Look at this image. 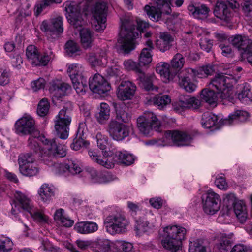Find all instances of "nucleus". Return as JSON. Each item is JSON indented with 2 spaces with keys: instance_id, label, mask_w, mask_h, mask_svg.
Returning a JSON list of instances; mask_svg holds the SVG:
<instances>
[{
  "instance_id": "f257e3e1",
  "label": "nucleus",
  "mask_w": 252,
  "mask_h": 252,
  "mask_svg": "<svg viewBox=\"0 0 252 252\" xmlns=\"http://www.w3.org/2000/svg\"><path fill=\"white\" fill-rule=\"evenodd\" d=\"M148 26V23L143 21L137 22L136 26L135 22L129 19H121L118 42L121 44V50L124 54H128L134 49L135 39L138 35L137 31L142 32Z\"/></svg>"
},
{
  "instance_id": "f03ea898",
  "label": "nucleus",
  "mask_w": 252,
  "mask_h": 252,
  "mask_svg": "<svg viewBox=\"0 0 252 252\" xmlns=\"http://www.w3.org/2000/svg\"><path fill=\"white\" fill-rule=\"evenodd\" d=\"M88 154L94 162L107 169L113 168L115 163L129 165L133 163L134 160L133 155L126 151H117L115 154L109 156L106 155L105 151L102 158L94 151H89Z\"/></svg>"
},
{
  "instance_id": "7ed1b4c3",
  "label": "nucleus",
  "mask_w": 252,
  "mask_h": 252,
  "mask_svg": "<svg viewBox=\"0 0 252 252\" xmlns=\"http://www.w3.org/2000/svg\"><path fill=\"white\" fill-rule=\"evenodd\" d=\"M232 78L222 73L217 74L208 84L210 89H212L221 100H227L234 103L235 98L230 88L232 86Z\"/></svg>"
},
{
  "instance_id": "20e7f679",
  "label": "nucleus",
  "mask_w": 252,
  "mask_h": 252,
  "mask_svg": "<svg viewBox=\"0 0 252 252\" xmlns=\"http://www.w3.org/2000/svg\"><path fill=\"white\" fill-rule=\"evenodd\" d=\"M185 60L180 53L176 54L170 62V65L167 63H160L156 66V72L159 74L165 83L173 80L177 72L184 66Z\"/></svg>"
},
{
  "instance_id": "39448f33",
  "label": "nucleus",
  "mask_w": 252,
  "mask_h": 252,
  "mask_svg": "<svg viewBox=\"0 0 252 252\" xmlns=\"http://www.w3.org/2000/svg\"><path fill=\"white\" fill-rule=\"evenodd\" d=\"M186 233V230L184 227L177 225L165 227L164 229L162 245L165 248L176 252L181 247L182 241L185 238Z\"/></svg>"
},
{
  "instance_id": "423d86ee",
  "label": "nucleus",
  "mask_w": 252,
  "mask_h": 252,
  "mask_svg": "<svg viewBox=\"0 0 252 252\" xmlns=\"http://www.w3.org/2000/svg\"><path fill=\"white\" fill-rule=\"evenodd\" d=\"M15 197L16 200L19 203L20 206L16 205V203L14 204V206L12 207L11 209V213L13 215L18 214L20 212L21 209H22L29 212L34 219L40 222H46L47 221L48 217L35 208L32 200L25 194L20 192H16Z\"/></svg>"
},
{
  "instance_id": "0eeeda50",
  "label": "nucleus",
  "mask_w": 252,
  "mask_h": 252,
  "mask_svg": "<svg viewBox=\"0 0 252 252\" xmlns=\"http://www.w3.org/2000/svg\"><path fill=\"white\" fill-rule=\"evenodd\" d=\"M137 126L141 133L149 136L153 130L160 131L161 123L153 113L147 112L137 118Z\"/></svg>"
},
{
  "instance_id": "6e6552de",
  "label": "nucleus",
  "mask_w": 252,
  "mask_h": 252,
  "mask_svg": "<svg viewBox=\"0 0 252 252\" xmlns=\"http://www.w3.org/2000/svg\"><path fill=\"white\" fill-rule=\"evenodd\" d=\"M107 231L112 235L126 232L129 221L124 215L113 214L107 216L104 220Z\"/></svg>"
},
{
  "instance_id": "1a4fd4ad",
  "label": "nucleus",
  "mask_w": 252,
  "mask_h": 252,
  "mask_svg": "<svg viewBox=\"0 0 252 252\" xmlns=\"http://www.w3.org/2000/svg\"><path fill=\"white\" fill-rule=\"evenodd\" d=\"M170 4L171 0H156L153 6L146 5L144 11L151 20L158 22L161 19L162 14L171 13Z\"/></svg>"
},
{
  "instance_id": "9d476101",
  "label": "nucleus",
  "mask_w": 252,
  "mask_h": 252,
  "mask_svg": "<svg viewBox=\"0 0 252 252\" xmlns=\"http://www.w3.org/2000/svg\"><path fill=\"white\" fill-rule=\"evenodd\" d=\"M107 4L105 2H98L93 7L92 10V27L95 31L102 32L106 27Z\"/></svg>"
},
{
  "instance_id": "9b49d317",
  "label": "nucleus",
  "mask_w": 252,
  "mask_h": 252,
  "mask_svg": "<svg viewBox=\"0 0 252 252\" xmlns=\"http://www.w3.org/2000/svg\"><path fill=\"white\" fill-rule=\"evenodd\" d=\"M40 29L48 38L57 39L63 31V18L62 16H57L49 21H44Z\"/></svg>"
},
{
  "instance_id": "f8f14e48",
  "label": "nucleus",
  "mask_w": 252,
  "mask_h": 252,
  "mask_svg": "<svg viewBox=\"0 0 252 252\" xmlns=\"http://www.w3.org/2000/svg\"><path fill=\"white\" fill-rule=\"evenodd\" d=\"M231 42L239 51L242 59L252 64V40L248 36L236 35Z\"/></svg>"
},
{
  "instance_id": "ddd939ff",
  "label": "nucleus",
  "mask_w": 252,
  "mask_h": 252,
  "mask_svg": "<svg viewBox=\"0 0 252 252\" xmlns=\"http://www.w3.org/2000/svg\"><path fill=\"white\" fill-rule=\"evenodd\" d=\"M59 139L53 138L52 139H45L43 143L45 146L46 158L47 164L52 160L54 157L63 158L66 154V147L64 145L59 143Z\"/></svg>"
},
{
  "instance_id": "4468645a",
  "label": "nucleus",
  "mask_w": 252,
  "mask_h": 252,
  "mask_svg": "<svg viewBox=\"0 0 252 252\" xmlns=\"http://www.w3.org/2000/svg\"><path fill=\"white\" fill-rule=\"evenodd\" d=\"M63 6L69 24L74 28L82 26L83 19L79 4L73 1H66L63 3Z\"/></svg>"
},
{
  "instance_id": "2eb2a0df",
  "label": "nucleus",
  "mask_w": 252,
  "mask_h": 252,
  "mask_svg": "<svg viewBox=\"0 0 252 252\" xmlns=\"http://www.w3.org/2000/svg\"><path fill=\"white\" fill-rule=\"evenodd\" d=\"M67 108L60 110L55 120V129L60 138L66 139L68 136L71 117L66 112Z\"/></svg>"
},
{
  "instance_id": "dca6fc26",
  "label": "nucleus",
  "mask_w": 252,
  "mask_h": 252,
  "mask_svg": "<svg viewBox=\"0 0 252 252\" xmlns=\"http://www.w3.org/2000/svg\"><path fill=\"white\" fill-rule=\"evenodd\" d=\"M107 131L114 140L119 141L128 136L129 126L116 120H113L108 124Z\"/></svg>"
},
{
  "instance_id": "f3484780",
  "label": "nucleus",
  "mask_w": 252,
  "mask_h": 252,
  "mask_svg": "<svg viewBox=\"0 0 252 252\" xmlns=\"http://www.w3.org/2000/svg\"><path fill=\"white\" fill-rule=\"evenodd\" d=\"M220 196L212 190H209L205 198L202 197L203 208L208 214H214L219 210L221 205Z\"/></svg>"
},
{
  "instance_id": "a211bd4d",
  "label": "nucleus",
  "mask_w": 252,
  "mask_h": 252,
  "mask_svg": "<svg viewBox=\"0 0 252 252\" xmlns=\"http://www.w3.org/2000/svg\"><path fill=\"white\" fill-rule=\"evenodd\" d=\"M195 69L187 68L183 70L178 74L179 86L189 93L194 91L196 85L190 80V77L196 76Z\"/></svg>"
},
{
  "instance_id": "6ab92c4d",
  "label": "nucleus",
  "mask_w": 252,
  "mask_h": 252,
  "mask_svg": "<svg viewBox=\"0 0 252 252\" xmlns=\"http://www.w3.org/2000/svg\"><path fill=\"white\" fill-rule=\"evenodd\" d=\"M165 138L171 140L173 144L178 146L189 145L192 140L191 135L182 131H168L165 134Z\"/></svg>"
},
{
  "instance_id": "aec40b11",
  "label": "nucleus",
  "mask_w": 252,
  "mask_h": 252,
  "mask_svg": "<svg viewBox=\"0 0 252 252\" xmlns=\"http://www.w3.org/2000/svg\"><path fill=\"white\" fill-rule=\"evenodd\" d=\"M90 90L94 93L103 94L110 90L111 86L104 78L99 74H95L89 82Z\"/></svg>"
},
{
  "instance_id": "412c9836",
  "label": "nucleus",
  "mask_w": 252,
  "mask_h": 252,
  "mask_svg": "<svg viewBox=\"0 0 252 252\" xmlns=\"http://www.w3.org/2000/svg\"><path fill=\"white\" fill-rule=\"evenodd\" d=\"M214 15L221 20L227 22H230L234 16V12L223 1H218L213 10Z\"/></svg>"
},
{
  "instance_id": "4be33fe9",
  "label": "nucleus",
  "mask_w": 252,
  "mask_h": 252,
  "mask_svg": "<svg viewBox=\"0 0 252 252\" xmlns=\"http://www.w3.org/2000/svg\"><path fill=\"white\" fill-rule=\"evenodd\" d=\"M135 85L129 81H122L117 89V96L121 100L130 99L134 95Z\"/></svg>"
},
{
  "instance_id": "5701e85b",
  "label": "nucleus",
  "mask_w": 252,
  "mask_h": 252,
  "mask_svg": "<svg viewBox=\"0 0 252 252\" xmlns=\"http://www.w3.org/2000/svg\"><path fill=\"white\" fill-rule=\"evenodd\" d=\"M70 89V86L69 84L61 80H56L50 83L49 90L54 101V98L57 99L62 98L65 95L67 91Z\"/></svg>"
},
{
  "instance_id": "b1692460",
  "label": "nucleus",
  "mask_w": 252,
  "mask_h": 252,
  "mask_svg": "<svg viewBox=\"0 0 252 252\" xmlns=\"http://www.w3.org/2000/svg\"><path fill=\"white\" fill-rule=\"evenodd\" d=\"M35 124L34 121L31 117H23L15 124V129L17 134H29V131Z\"/></svg>"
},
{
  "instance_id": "393cba45",
  "label": "nucleus",
  "mask_w": 252,
  "mask_h": 252,
  "mask_svg": "<svg viewBox=\"0 0 252 252\" xmlns=\"http://www.w3.org/2000/svg\"><path fill=\"white\" fill-rule=\"evenodd\" d=\"M173 37L166 32H161L156 42V47L161 52L169 50L172 46Z\"/></svg>"
},
{
  "instance_id": "a878e982",
  "label": "nucleus",
  "mask_w": 252,
  "mask_h": 252,
  "mask_svg": "<svg viewBox=\"0 0 252 252\" xmlns=\"http://www.w3.org/2000/svg\"><path fill=\"white\" fill-rule=\"evenodd\" d=\"M116 112L117 121L127 123L131 119V116L128 113V108L124 102L116 103L113 104Z\"/></svg>"
},
{
  "instance_id": "bb28decb",
  "label": "nucleus",
  "mask_w": 252,
  "mask_h": 252,
  "mask_svg": "<svg viewBox=\"0 0 252 252\" xmlns=\"http://www.w3.org/2000/svg\"><path fill=\"white\" fill-rule=\"evenodd\" d=\"M86 172L93 183H105L113 179V175L108 172L99 175L95 169L90 167L86 169Z\"/></svg>"
},
{
  "instance_id": "cd10ccee",
  "label": "nucleus",
  "mask_w": 252,
  "mask_h": 252,
  "mask_svg": "<svg viewBox=\"0 0 252 252\" xmlns=\"http://www.w3.org/2000/svg\"><path fill=\"white\" fill-rule=\"evenodd\" d=\"M189 14L198 19H204L209 15L210 10L205 4H201L198 5L189 4L188 7Z\"/></svg>"
},
{
  "instance_id": "c85d7f7f",
  "label": "nucleus",
  "mask_w": 252,
  "mask_h": 252,
  "mask_svg": "<svg viewBox=\"0 0 252 252\" xmlns=\"http://www.w3.org/2000/svg\"><path fill=\"white\" fill-rule=\"evenodd\" d=\"M99 58L94 53H89L86 55L85 59L92 66L105 65L107 63L106 53L101 50L99 53Z\"/></svg>"
},
{
  "instance_id": "c756f323",
  "label": "nucleus",
  "mask_w": 252,
  "mask_h": 252,
  "mask_svg": "<svg viewBox=\"0 0 252 252\" xmlns=\"http://www.w3.org/2000/svg\"><path fill=\"white\" fill-rule=\"evenodd\" d=\"M146 47L144 48L139 57L138 65L142 66L148 65L152 61L151 51L154 48L152 41L148 40L146 42Z\"/></svg>"
},
{
  "instance_id": "7c9ffc66",
  "label": "nucleus",
  "mask_w": 252,
  "mask_h": 252,
  "mask_svg": "<svg viewBox=\"0 0 252 252\" xmlns=\"http://www.w3.org/2000/svg\"><path fill=\"white\" fill-rule=\"evenodd\" d=\"M177 106L175 109L178 110L179 107L182 109H197L201 105V101L199 99L194 97L187 96L182 99H180L177 103Z\"/></svg>"
},
{
  "instance_id": "2f4dec72",
  "label": "nucleus",
  "mask_w": 252,
  "mask_h": 252,
  "mask_svg": "<svg viewBox=\"0 0 252 252\" xmlns=\"http://www.w3.org/2000/svg\"><path fill=\"white\" fill-rule=\"evenodd\" d=\"M74 228L78 233L86 234L96 231L98 229V225L94 222L81 221L77 222Z\"/></svg>"
},
{
  "instance_id": "473e14b6",
  "label": "nucleus",
  "mask_w": 252,
  "mask_h": 252,
  "mask_svg": "<svg viewBox=\"0 0 252 252\" xmlns=\"http://www.w3.org/2000/svg\"><path fill=\"white\" fill-rule=\"evenodd\" d=\"M138 79L140 86L146 91L158 92V87L154 86L153 84V76L146 75L142 72L139 74Z\"/></svg>"
},
{
  "instance_id": "72a5a7b5",
  "label": "nucleus",
  "mask_w": 252,
  "mask_h": 252,
  "mask_svg": "<svg viewBox=\"0 0 252 252\" xmlns=\"http://www.w3.org/2000/svg\"><path fill=\"white\" fill-rule=\"evenodd\" d=\"M76 28L80 32V42L82 47L85 49L90 48L92 46L93 41V34L88 29Z\"/></svg>"
},
{
  "instance_id": "f704fd0d",
  "label": "nucleus",
  "mask_w": 252,
  "mask_h": 252,
  "mask_svg": "<svg viewBox=\"0 0 252 252\" xmlns=\"http://www.w3.org/2000/svg\"><path fill=\"white\" fill-rule=\"evenodd\" d=\"M28 147L33 153L38 154L42 158L44 162H46L45 146L41 148L37 140L33 138H29L28 140Z\"/></svg>"
},
{
  "instance_id": "c9c22d12",
  "label": "nucleus",
  "mask_w": 252,
  "mask_h": 252,
  "mask_svg": "<svg viewBox=\"0 0 252 252\" xmlns=\"http://www.w3.org/2000/svg\"><path fill=\"white\" fill-rule=\"evenodd\" d=\"M85 138L83 131H81L80 125L76 133V136L71 144V148L75 151L79 150L82 148H86L89 145V143L85 140Z\"/></svg>"
},
{
  "instance_id": "e433bc0d",
  "label": "nucleus",
  "mask_w": 252,
  "mask_h": 252,
  "mask_svg": "<svg viewBox=\"0 0 252 252\" xmlns=\"http://www.w3.org/2000/svg\"><path fill=\"white\" fill-rule=\"evenodd\" d=\"M200 97L210 105L216 104L217 100L220 99L216 92L209 88H205L201 91Z\"/></svg>"
},
{
  "instance_id": "4c0bfd02",
  "label": "nucleus",
  "mask_w": 252,
  "mask_h": 252,
  "mask_svg": "<svg viewBox=\"0 0 252 252\" xmlns=\"http://www.w3.org/2000/svg\"><path fill=\"white\" fill-rule=\"evenodd\" d=\"M84 68L78 63H73L68 65L67 73L71 80H75V79H80L84 77L83 72Z\"/></svg>"
},
{
  "instance_id": "58836bf2",
  "label": "nucleus",
  "mask_w": 252,
  "mask_h": 252,
  "mask_svg": "<svg viewBox=\"0 0 252 252\" xmlns=\"http://www.w3.org/2000/svg\"><path fill=\"white\" fill-rule=\"evenodd\" d=\"M26 55L30 63L36 66V64L39 63L38 59L39 56V52L37 47L32 45L28 46L26 50Z\"/></svg>"
},
{
  "instance_id": "ea45409f",
  "label": "nucleus",
  "mask_w": 252,
  "mask_h": 252,
  "mask_svg": "<svg viewBox=\"0 0 252 252\" xmlns=\"http://www.w3.org/2000/svg\"><path fill=\"white\" fill-rule=\"evenodd\" d=\"M218 120L217 116L211 112H206L202 115L201 123L203 127L210 128L215 126Z\"/></svg>"
},
{
  "instance_id": "a19ab883",
  "label": "nucleus",
  "mask_w": 252,
  "mask_h": 252,
  "mask_svg": "<svg viewBox=\"0 0 252 252\" xmlns=\"http://www.w3.org/2000/svg\"><path fill=\"white\" fill-rule=\"evenodd\" d=\"M110 109L106 103H101L99 108V112L96 114L97 121L100 124H104L110 117Z\"/></svg>"
},
{
  "instance_id": "79ce46f5",
  "label": "nucleus",
  "mask_w": 252,
  "mask_h": 252,
  "mask_svg": "<svg viewBox=\"0 0 252 252\" xmlns=\"http://www.w3.org/2000/svg\"><path fill=\"white\" fill-rule=\"evenodd\" d=\"M234 211L241 223H243L246 220L248 213L245 205L241 201L237 202L233 206Z\"/></svg>"
},
{
  "instance_id": "37998d69",
  "label": "nucleus",
  "mask_w": 252,
  "mask_h": 252,
  "mask_svg": "<svg viewBox=\"0 0 252 252\" xmlns=\"http://www.w3.org/2000/svg\"><path fill=\"white\" fill-rule=\"evenodd\" d=\"M38 194L43 201L47 202L54 195V191L48 184H44L40 188Z\"/></svg>"
},
{
  "instance_id": "c03bdc74",
  "label": "nucleus",
  "mask_w": 252,
  "mask_h": 252,
  "mask_svg": "<svg viewBox=\"0 0 252 252\" xmlns=\"http://www.w3.org/2000/svg\"><path fill=\"white\" fill-rule=\"evenodd\" d=\"M20 173L24 176L32 177L37 175L39 172V168L35 162L29 164L26 166L19 168Z\"/></svg>"
},
{
  "instance_id": "a18cd8bd",
  "label": "nucleus",
  "mask_w": 252,
  "mask_h": 252,
  "mask_svg": "<svg viewBox=\"0 0 252 252\" xmlns=\"http://www.w3.org/2000/svg\"><path fill=\"white\" fill-rule=\"evenodd\" d=\"M73 87L76 90L77 94L80 95H83L85 94L88 89L87 81L84 77L80 79L77 78L75 80H71Z\"/></svg>"
},
{
  "instance_id": "49530a36",
  "label": "nucleus",
  "mask_w": 252,
  "mask_h": 252,
  "mask_svg": "<svg viewBox=\"0 0 252 252\" xmlns=\"http://www.w3.org/2000/svg\"><path fill=\"white\" fill-rule=\"evenodd\" d=\"M171 102V99L167 95H157L153 98V103L158 109H161Z\"/></svg>"
},
{
  "instance_id": "de8ad7c7",
  "label": "nucleus",
  "mask_w": 252,
  "mask_h": 252,
  "mask_svg": "<svg viewBox=\"0 0 252 252\" xmlns=\"http://www.w3.org/2000/svg\"><path fill=\"white\" fill-rule=\"evenodd\" d=\"M54 55L51 50L46 51L41 55H39L38 59L39 63L36 64V66H46L50 61L54 58Z\"/></svg>"
},
{
  "instance_id": "09e8293b",
  "label": "nucleus",
  "mask_w": 252,
  "mask_h": 252,
  "mask_svg": "<svg viewBox=\"0 0 252 252\" xmlns=\"http://www.w3.org/2000/svg\"><path fill=\"white\" fill-rule=\"evenodd\" d=\"M189 251V252H206V247L203 240L197 239L190 243Z\"/></svg>"
},
{
  "instance_id": "8fccbe9b",
  "label": "nucleus",
  "mask_w": 252,
  "mask_h": 252,
  "mask_svg": "<svg viewBox=\"0 0 252 252\" xmlns=\"http://www.w3.org/2000/svg\"><path fill=\"white\" fill-rule=\"evenodd\" d=\"M66 53L69 56H75L78 55L79 51V47L74 41L70 40L67 42L65 45Z\"/></svg>"
},
{
  "instance_id": "3c124183",
  "label": "nucleus",
  "mask_w": 252,
  "mask_h": 252,
  "mask_svg": "<svg viewBox=\"0 0 252 252\" xmlns=\"http://www.w3.org/2000/svg\"><path fill=\"white\" fill-rule=\"evenodd\" d=\"M250 117L249 113L244 110H237L229 115L231 120H237L241 122H244L248 120Z\"/></svg>"
},
{
  "instance_id": "603ef678",
  "label": "nucleus",
  "mask_w": 252,
  "mask_h": 252,
  "mask_svg": "<svg viewBox=\"0 0 252 252\" xmlns=\"http://www.w3.org/2000/svg\"><path fill=\"white\" fill-rule=\"evenodd\" d=\"M220 242L217 245V248L220 250H227V247L231 245V238L225 234H221Z\"/></svg>"
},
{
  "instance_id": "864d4df0",
  "label": "nucleus",
  "mask_w": 252,
  "mask_h": 252,
  "mask_svg": "<svg viewBox=\"0 0 252 252\" xmlns=\"http://www.w3.org/2000/svg\"><path fill=\"white\" fill-rule=\"evenodd\" d=\"M49 103L46 98L42 99L39 103L37 112L38 114L41 116H45L48 112L49 109Z\"/></svg>"
},
{
  "instance_id": "5fc2aeb1",
  "label": "nucleus",
  "mask_w": 252,
  "mask_h": 252,
  "mask_svg": "<svg viewBox=\"0 0 252 252\" xmlns=\"http://www.w3.org/2000/svg\"><path fill=\"white\" fill-rule=\"evenodd\" d=\"M19 168L29 164L35 163V159L31 154L27 153L21 155L18 158Z\"/></svg>"
},
{
  "instance_id": "6e6d98bb",
  "label": "nucleus",
  "mask_w": 252,
  "mask_h": 252,
  "mask_svg": "<svg viewBox=\"0 0 252 252\" xmlns=\"http://www.w3.org/2000/svg\"><path fill=\"white\" fill-rule=\"evenodd\" d=\"M195 70L194 74L201 78L210 75L214 72L213 67L210 65L203 66Z\"/></svg>"
},
{
  "instance_id": "4d7b16f0",
  "label": "nucleus",
  "mask_w": 252,
  "mask_h": 252,
  "mask_svg": "<svg viewBox=\"0 0 252 252\" xmlns=\"http://www.w3.org/2000/svg\"><path fill=\"white\" fill-rule=\"evenodd\" d=\"M124 65L126 69L134 70L136 72L138 73L139 74L143 72L142 68H141L140 66H139L138 63H137L131 60H127L124 61Z\"/></svg>"
},
{
  "instance_id": "13d9d810",
  "label": "nucleus",
  "mask_w": 252,
  "mask_h": 252,
  "mask_svg": "<svg viewBox=\"0 0 252 252\" xmlns=\"http://www.w3.org/2000/svg\"><path fill=\"white\" fill-rule=\"evenodd\" d=\"M251 93L250 89L244 86L242 91L238 94V98L243 103H248L250 101Z\"/></svg>"
},
{
  "instance_id": "bf43d9fd",
  "label": "nucleus",
  "mask_w": 252,
  "mask_h": 252,
  "mask_svg": "<svg viewBox=\"0 0 252 252\" xmlns=\"http://www.w3.org/2000/svg\"><path fill=\"white\" fill-rule=\"evenodd\" d=\"M13 244L8 238L0 239V252H7L12 250Z\"/></svg>"
},
{
  "instance_id": "052dcab7",
  "label": "nucleus",
  "mask_w": 252,
  "mask_h": 252,
  "mask_svg": "<svg viewBox=\"0 0 252 252\" xmlns=\"http://www.w3.org/2000/svg\"><path fill=\"white\" fill-rule=\"evenodd\" d=\"M96 139L98 147L103 151L105 150L108 145L107 137L100 132H97Z\"/></svg>"
},
{
  "instance_id": "680f3d73",
  "label": "nucleus",
  "mask_w": 252,
  "mask_h": 252,
  "mask_svg": "<svg viewBox=\"0 0 252 252\" xmlns=\"http://www.w3.org/2000/svg\"><path fill=\"white\" fill-rule=\"evenodd\" d=\"M52 170L56 174L59 175L68 172L67 164L61 163H55L53 164Z\"/></svg>"
},
{
  "instance_id": "e2e57ef3",
  "label": "nucleus",
  "mask_w": 252,
  "mask_h": 252,
  "mask_svg": "<svg viewBox=\"0 0 252 252\" xmlns=\"http://www.w3.org/2000/svg\"><path fill=\"white\" fill-rule=\"evenodd\" d=\"M148 223L146 221H144L140 219L136 221L135 225V230L137 235H141L143 233L147 231Z\"/></svg>"
},
{
  "instance_id": "0e129e2a",
  "label": "nucleus",
  "mask_w": 252,
  "mask_h": 252,
  "mask_svg": "<svg viewBox=\"0 0 252 252\" xmlns=\"http://www.w3.org/2000/svg\"><path fill=\"white\" fill-rule=\"evenodd\" d=\"M67 166L68 172L72 175H75L81 172V167L75 161H69L67 163Z\"/></svg>"
},
{
  "instance_id": "69168bd1",
  "label": "nucleus",
  "mask_w": 252,
  "mask_h": 252,
  "mask_svg": "<svg viewBox=\"0 0 252 252\" xmlns=\"http://www.w3.org/2000/svg\"><path fill=\"white\" fill-rule=\"evenodd\" d=\"M200 48L207 52H209L213 46L212 41L206 38H202L200 43Z\"/></svg>"
},
{
  "instance_id": "338daca9",
  "label": "nucleus",
  "mask_w": 252,
  "mask_h": 252,
  "mask_svg": "<svg viewBox=\"0 0 252 252\" xmlns=\"http://www.w3.org/2000/svg\"><path fill=\"white\" fill-rule=\"evenodd\" d=\"M45 80L42 78H39L36 80L32 82V87L34 91H37L39 90L44 89L45 86Z\"/></svg>"
},
{
  "instance_id": "774afa93",
  "label": "nucleus",
  "mask_w": 252,
  "mask_h": 252,
  "mask_svg": "<svg viewBox=\"0 0 252 252\" xmlns=\"http://www.w3.org/2000/svg\"><path fill=\"white\" fill-rule=\"evenodd\" d=\"M97 248L101 251L107 252L110 249V245L107 241H103L98 239L95 241Z\"/></svg>"
}]
</instances>
